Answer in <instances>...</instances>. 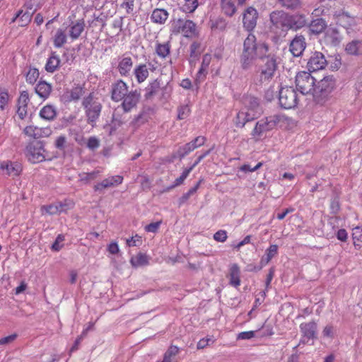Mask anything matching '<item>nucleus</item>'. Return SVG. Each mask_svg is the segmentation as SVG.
Segmentation results:
<instances>
[{
    "mask_svg": "<svg viewBox=\"0 0 362 362\" xmlns=\"http://www.w3.org/2000/svg\"><path fill=\"white\" fill-rule=\"evenodd\" d=\"M268 52V45L264 42H257L255 35L250 33L243 42V52L240 56L241 68L250 69L257 59H263Z\"/></svg>",
    "mask_w": 362,
    "mask_h": 362,
    "instance_id": "f257e3e1",
    "label": "nucleus"
},
{
    "mask_svg": "<svg viewBox=\"0 0 362 362\" xmlns=\"http://www.w3.org/2000/svg\"><path fill=\"white\" fill-rule=\"evenodd\" d=\"M87 120L92 126L96 122L101 112L102 104L93 93L85 97L82 102Z\"/></svg>",
    "mask_w": 362,
    "mask_h": 362,
    "instance_id": "f03ea898",
    "label": "nucleus"
},
{
    "mask_svg": "<svg viewBox=\"0 0 362 362\" xmlns=\"http://www.w3.org/2000/svg\"><path fill=\"white\" fill-rule=\"evenodd\" d=\"M171 34H182L186 37H192L197 35V25L190 20L174 19L170 22Z\"/></svg>",
    "mask_w": 362,
    "mask_h": 362,
    "instance_id": "7ed1b4c3",
    "label": "nucleus"
},
{
    "mask_svg": "<svg viewBox=\"0 0 362 362\" xmlns=\"http://www.w3.org/2000/svg\"><path fill=\"white\" fill-rule=\"evenodd\" d=\"M250 106H245L238 114L235 119V125L238 127H243L245 124L253 120L259 112V103L256 98H250Z\"/></svg>",
    "mask_w": 362,
    "mask_h": 362,
    "instance_id": "20e7f679",
    "label": "nucleus"
},
{
    "mask_svg": "<svg viewBox=\"0 0 362 362\" xmlns=\"http://www.w3.org/2000/svg\"><path fill=\"white\" fill-rule=\"evenodd\" d=\"M336 81L332 76H327L315 83L313 96L317 101L327 98L335 88Z\"/></svg>",
    "mask_w": 362,
    "mask_h": 362,
    "instance_id": "39448f33",
    "label": "nucleus"
},
{
    "mask_svg": "<svg viewBox=\"0 0 362 362\" xmlns=\"http://www.w3.org/2000/svg\"><path fill=\"white\" fill-rule=\"evenodd\" d=\"M281 117L278 115L269 116L258 121L252 132V136L256 139H259L262 135L273 129L280 122Z\"/></svg>",
    "mask_w": 362,
    "mask_h": 362,
    "instance_id": "423d86ee",
    "label": "nucleus"
},
{
    "mask_svg": "<svg viewBox=\"0 0 362 362\" xmlns=\"http://www.w3.org/2000/svg\"><path fill=\"white\" fill-rule=\"evenodd\" d=\"M25 155L28 161L32 163L44 161L46 159L44 144L41 141L28 144L25 150Z\"/></svg>",
    "mask_w": 362,
    "mask_h": 362,
    "instance_id": "0eeeda50",
    "label": "nucleus"
},
{
    "mask_svg": "<svg viewBox=\"0 0 362 362\" xmlns=\"http://www.w3.org/2000/svg\"><path fill=\"white\" fill-rule=\"evenodd\" d=\"M315 82V78L307 71L298 72L296 76V88L303 95H313Z\"/></svg>",
    "mask_w": 362,
    "mask_h": 362,
    "instance_id": "6e6552de",
    "label": "nucleus"
},
{
    "mask_svg": "<svg viewBox=\"0 0 362 362\" xmlns=\"http://www.w3.org/2000/svg\"><path fill=\"white\" fill-rule=\"evenodd\" d=\"M279 100L282 107L291 109L298 103L297 93L292 87L281 88L279 91Z\"/></svg>",
    "mask_w": 362,
    "mask_h": 362,
    "instance_id": "1a4fd4ad",
    "label": "nucleus"
},
{
    "mask_svg": "<svg viewBox=\"0 0 362 362\" xmlns=\"http://www.w3.org/2000/svg\"><path fill=\"white\" fill-rule=\"evenodd\" d=\"M264 58L267 59V61L262 66L259 75L262 82L270 81L277 69L276 59L274 54L267 53Z\"/></svg>",
    "mask_w": 362,
    "mask_h": 362,
    "instance_id": "9d476101",
    "label": "nucleus"
},
{
    "mask_svg": "<svg viewBox=\"0 0 362 362\" xmlns=\"http://www.w3.org/2000/svg\"><path fill=\"white\" fill-rule=\"evenodd\" d=\"M141 100V93L138 90H132L122 98L120 107L124 112H130L136 108Z\"/></svg>",
    "mask_w": 362,
    "mask_h": 362,
    "instance_id": "9b49d317",
    "label": "nucleus"
},
{
    "mask_svg": "<svg viewBox=\"0 0 362 362\" xmlns=\"http://www.w3.org/2000/svg\"><path fill=\"white\" fill-rule=\"evenodd\" d=\"M258 12L252 6L247 8L243 14V28L248 32H252L257 25Z\"/></svg>",
    "mask_w": 362,
    "mask_h": 362,
    "instance_id": "f8f14e48",
    "label": "nucleus"
},
{
    "mask_svg": "<svg viewBox=\"0 0 362 362\" xmlns=\"http://www.w3.org/2000/svg\"><path fill=\"white\" fill-rule=\"evenodd\" d=\"M129 86L123 80H117L111 86V99L119 102L129 93Z\"/></svg>",
    "mask_w": 362,
    "mask_h": 362,
    "instance_id": "ddd939ff",
    "label": "nucleus"
},
{
    "mask_svg": "<svg viewBox=\"0 0 362 362\" xmlns=\"http://www.w3.org/2000/svg\"><path fill=\"white\" fill-rule=\"evenodd\" d=\"M74 204L71 201H64V202H57L49 205H44L41 207L42 214L54 215L62 212H65L72 208Z\"/></svg>",
    "mask_w": 362,
    "mask_h": 362,
    "instance_id": "4468645a",
    "label": "nucleus"
},
{
    "mask_svg": "<svg viewBox=\"0 0 362 362\" xmlns=\"http://www.w3.org/2000/svg\"><path fill=\"white\" fill-rule=\"evenodd\" d=\"M156 67L151 62L148 64H139L135 66L133 74L139 84L144 83L149 76V71H153Z\"/></svg>",
    "mask_w": 362,
    "mask_h": 362,
    "instance_id": "2eb2a0df",
    "label": "nucleus"
},
{
    "mask_svg": "<svg viewBox=\"0 0 362 362\" xmlns=\"http://www.w3.org/2000/svg\"><path fill=\"white\" fill-rule=\"evenodd\" d=\"M317 327V323L313 321L303 322L300 325V330L302 333V339L298 346L301 343L305 344L316 337Z\"/></svg>",
    "mask_w": 362,
    "mask_h": 362,
    "instance_id": "dca6fc26",
    "label": "nucleus"
},
{
    "mask_svg": "<svg viewBox=\"0 0 362 362\" xmlns=\"http://www.w3.org/2000/svg\"><path fill=\"white\" fill-rule=\"evenodd\" d=\"M23 132L25 136L37 139L48 137L52 134V129L48 127H38L34 125H29L24 128Z\"/></svg>",
    "mask_w": 362,
    "mask_h": 362,
    "instance_id": "f3484780",
    "label": "nucleus"
},
{
    "mask_svg": "<svg viewBox=\"0 0 362 362\" xmlns=\"http://www.w3.org/2000/svg\"><path fill=\"white\" fill-rule=\"evenodd\" d=\"M327 64L323 54L320 52H315L309 59L307 66L309 71H317L325 68Z\"/></svg>",
    "mask_w": 362,
    "mask_h": 362,
    "instance_id": "a211bd4d",
    "label": "nucleus"
},
{
    "mask_svg": "<svg viewBox=\"0 0 362 362\" xmlns=\"http://www.w3.org/2000/svg\"><path fill=\"white\" fill-rule=\"evenodd\" d=\"M0 170L3 175L16 177L21 174L22 166L18 162L6 160L1 163Z\"/></svg>",
    "mask_w": 362,
    "mask_h": 362,
    "instance_id": "6ab92c4d",
    "label": "nucleus"
},
{
    "mask_svg": "<svg viewBox=\"0 0 362 362\" xmlns=\"http://www.w3.org/2000/svg\"><path fill=\"white\" fill-rule=\"evenodd\" d=\"M288 15L284 11H273L270 14L272 23L277 28H288Z\"/></svg>",
    "mask_w": 362,
    "mask_h": 362,
    "instance_id": "aec40b11",
    "label": "nucleus"
},
{
    "mask_svg": "<svg viewBox=\"0 0 362 362\" xmlns=\"http://www.w3.org/2000/svg\"><path fill=\"white\" fill-rule=\"evenodd\" d=\"M133 67V61L129 56H123L119 59L117 70L122 76H128Z\"/></svg>",
    "mask_w": 362,
    "mask_h": 362,
    "instance_id": "412c9836",
    "label": "nucleus"
},
{
    "mask_svg": "<svg viewBox=\"0 0 362 362\" xmlns=\"http://www.w3.org/2000/svg\"><path fill=\"white\" fill-rule=\"evenodd\" d=\"M307 24L306 17L303 14H295L288 16V28L293 30H298Z\"/></svg>",
    "mask_w": 362,
    "mask_h": 362,
    "instance_id": "4be33fe9",
    "label": "nucleus"
},
{
    "mask_svg": "<svg viewBox=\"0 0 362 362\" xmlns=\"http://www.w3.org/2000/svg\"><path fill=\"white\" fill-rule=\"evenodd\" d=\"M305 48V37L296 36L291 42L290 51L295 57L300 56Z\"/></svg>",
    "mask_w": 362,
    "mask_h": 362,
    "instance_id": "5701e85b",
    "label": "nucleus"
},
{
    "mask_svg": "<svg viewBox=\"0 0 362 362\" xmlns=\"http://www.w3.org/2000/svg\"><path fill=\"white\" fill-rule=\"evenodd\" d=\"M325 40L327 43L337 45L341 42V37L336 28L328 27L325 30Z\"/></svg>",
    "mask_w": 362,
    "mask_h": 362,
    "instance_id": "b1692460",
    "label": "nucleus"
},
{
    "mask_svg": "<svg viewBox=\"0 0 362 362\" xmlns=\"http://www.w3.org/2000/svg\"><path fill=\"white\" fill-rule=\"evenodd\" d=\"M85 28V23L83 20H79L72 23L69 25V35L72 40L78 39Z\"/></svg>",
    "mask_w": 362,
    "mask_h": 362,
    "instance_id": "393cba45",
    "label": "nucleus"
},
{
    "mask_svg": "<svg viewBox=\"0 0 362 362\" xmlns=\"http://www.w3.org/2000/svg\"><path fill=\"white\" fill-rule=\"evenodd\" d=\"M335 16L337 23L346 29L351 28L356 24V19L347 13H342Z\"/></svg>",
    "mask_w": 362,
    "mask_h": 362,
    "instance_id": "a878e982",
    "label": "nucleus"
},
{
    "mask_svg": "<svg viewBox=\"0 0 362 362\" xmlns=\"http://www.w3.org/2000/svg\"><path fill=\"white\" fill-rule=\"evenodd\" d=\"M345 51L350 55H361L362 54V41L354 40L346 45Z\"/></svg>",
    "mask_w": 362,
    "mask_h": 362,
    "instance_id": "bb28decb",
    "label": "nucleus"
},
{
    "mask_svg": "<svg viewBox=\"0 0 362 362\" xmlns=\"http://www.w3.org/2000/svg\"><path fill=\"white\" fill-rule=\"evenodd\" d=\"M60 63L61 60L59 55L55 52H52L47 59L45 70L47 72L53 73L59 67Z\"/></svg>",
    "mask_w": 362,
    "mask_h": 362,
    "instance_id": "cd10ccee",
    "label": "nucleus"
},
{
    "mask_svg": "<svg viewBox=\"0 0 362 362\" xmlns=\"http://www.w3.org/2000/svg\"><path fill=\"white\" fill-rule=\"evenodd\" d=\"M84 93L83 88L76 86L71 90L66 91L63 98L66 102H71L78 100Z\"/></svg>",
    "mask_w": 362,
    "mask_h": 362,
    "instance_id": "c85d7f7f",
    "label": "nucleus"
},
{
    "mask_svg": "<svg viewBox=\"0 0 362 362\" xmlns=\"http://www.w3.org/2000/svg\"><path fill=\"white\" fill-rule=\"evenodd\" d=\"M326 22L322 18H317L311 21L309 30L315 35H318L327 29Z\"/></svg>",
    "mask_w": 362,
    "mask_h": 362,
    "instance_id": "c756f323",
    "label": "nucleus"
},
{
    "mask_svg": "<svg viewBox=\"0 0 362 362\" xmlns=\"http://www.w3.org/2000/svg\"><path fill=\"white\" fill-rule=\"evenodd\" d=\"M36 93L42 98H47L52 91V86L44 81H40L38 82L35 87Z\"/></svg>",
    "mask_w": 362,
    "mask_h": 362,
    "instance_id": "7c9ffc66",
    "label": "nucleus"
},
{
    "mask_svg": "<svg viewBox=\"0 0 362 362\" xmlns=\"http://www.w3.org/2000/svg\"><path fill=\"white\" fill-rule=\"evenodd\" d=\"M168 13L166 10L163 8H156L152 12L151 18V21L158 24H163L168 18Z\"/></svg>",
    "mask_w": 362,
    "mask_h": 362,
    "instance_id": "2f4dec72",
    "label": "nucleus"
},
{
    "mask_svg": "<svg viewBox=\"0 0 362 362\" xmlns=\"http://www.w3.org/2000/svg\"><path fill=\"white\" fill-rule=\"evenodd\" d=\"M199 0H180V9L186 13H193L199 5Z\"/></svg>",
    "mask_w": 362,
    "mask_h": 362,
    "instance_id": "473e14b6",
    "label": "nucleus"
},
{
    "mask_svg": "<svg viewBox=\"0 0 362 362\" xmlns=\"http://www.w3.org/2000/svg\"><path fill=\"white\" fill-rule=\"evenodd\" d=\"M240 268L236 264H233L230 267L229 276L230 284L234 287H238L240 284Z\"/></svg>",
    "mask_w": 362,
    "mask_h": 362,
    "instance_id": "72a5a7b5",
    "label": "nucleus"
},
{
    "mask_svg": "<svg viewBox=\"0 0 362 362\" xmlns=\"http://www.w3.org/2000/svg\"><path fill=\"white\" fill-rule=\"evenodd\" d=\"M221 6L223 13L229 17L233 16L236 13V6L233 0H221Z\"/></svg>",
    "mask_w": 362,
    "mask_h": 362,
    "instance_id": "f704fd0d",
    "label": "nucleus"
},
{
    "mask_svg": "<svg viewBox=\"0 0 362 362\" xmlns=\"http://www.w3.org/2000/svg\"><path fill=\"white\" fill-rule=\"evenodd\" d=\"M130 263L134 267L146 266L149 263V257L146 254L139 253L131 258Z\"/></svg>",
    "mask_w": 362,
    "mask_h": 362,
    "instance_id": "c9c22d12",
    "label": "nucleus"
},
{
    "mask_svg": "<svg viewBox=\"0 0 362 362\" xmlns=\"http://www.w3.org/2000/svg\"><path fill=\"white\" fill-rule=\"evenodd\" d=\"M66 40L67 36L65 30L62 28L57 30L53 37L54 46L60 48L66 42Z\"/></svg>",
    "mask_w": 362,
    "mask_h": 362,
    "instance_id": "e433bc0d",
    "label": "nucleus"
},
{
    "mask_svg": "<svg viewBox=\"0 0 362 362\" xmlns=\"http://www.w3.org/2000/svg\"><path fill=\"white\" fill-rule=\"evenodd\" d=\"M56 115L57 110L55 107L50 105H45L40 112V116L46 120H53Z\"/></svg>",
    "mask_w": 362,
    "mask_h": 362,
    "instance_id": "4c0bfd02",
    "label": "nucleus"
},
{
    "mask_svg": "<svg viewBox=\"0 0 362 362\" xmlns=\"http://www.w3.org/2000/svg\"><path fill=\"white\" fill-rule=\"evenodd\" d=\"M18 19L20 26H25L31 21V14L29 12H25L20 10L17 12L15 17L12 19V22H15Z\"/></svg>",
    "mask_w": 362,
    "mask_h": 362,
    "instance_id": "58836bf2",
    "label": "nucleus"
},
{
    "mask_svg": "<svg viewBox=\"0 0 362 362\" xmlns=\"http://www.w3.org/2000/svg\"><path fill=\"white\" fill-rule=\"evenodd\" d=\"M160 82L158 80H154L149 83L145 88V98L146 99L151 98L159 90Z\"/></svg>",
    "mask_w": 362,
    "mask_h": 362,
    "instance_id": "ea45409f",
    "label": "nucleus"
},
{
    "mask_svg": "<svg viewBox=\"0 0 362 362\" xmlns=\"http://www.w3.org/2000/svg\"><path fill=\"white\" fill-rule=\"evenodd\" d=\"M170 51V45L169 42L163 44L158 43L156 47V52L161 58H165L169 55Z\"/></svg>",
    "mask_w": 362,
    "mask_h": 362,
    "instance_id": "a19ab883",
    "label": "nucleus"
},
{
    "mask_svg": "<svg viewBox=\"0 0 362 362\" xmlns=\"http://www.w3.org/2000/svg\"><path fill=\"white\" fill-rule=\"evenodd\" d=\"M352 237L355 247L362 246V228L356 226L353 229Z\"/></svg>",
    "mask_w": 362,
    "mask_h": 362,
    "instance_id": "79ce46f5",
    "label": "nucleus"
},
{
    "mask_svg": "<svg viewBox=\"0 0 362 362\" xmlns=\"http://www.w3.org/2000/svg\"><path fill=\"white\" fill-rule=\"evenodd\" d=\"M192 170V168H189L185 169L184 171L182 172V173L181 174V175L175 180L173 185L168 187L167 190L172 189L174 187L182 185L184 182V181L185 180V179L188 177L189 174L190 173V172Z\"/></svg>",
    "mask_w": 362,
    "mask_h": 362,
    "instance_id": "37998d69",
    "label": "nucleus"
},
{
    "mask_svg": "<svg viewBox=\"0 0 362 362\" xmlns=\"http://www.w3.org/2000/svg\"><path fill=\"white\" fill-rule=\"evenodd\" d=\"M54 146L59 151L64 153L66 147L68 146L66 137L64 135L57 137L54 141Z\"/></svg>",
    "mask_w": 362,
    "mask_h": 362,
    "instance_id": "c03bdc74",
    "label": "nucleus"
},
{
    "mask_svg": "<svg viewBox=\"0 0 362 362\" xmlns=\"http://www.w3.org/2000/svg\"><path fill=\"white\" fill-rule=\"evenodd\" d=\"M193 144L190 142L186 144L185 145L181 146L177 150V156L180 158H184L185 156L189 154L190 152L193 151L195 149V146H193Z\"/></svg>",
    "mask_w": 362,
    "mask_h": 362,
    "instance_id": "a18cd8bd",
    "label": "nucleus"
},
{
    "mask_svg": "<svg viewBox=\"0 0 362 362\" xmlns=\"http://www.w3.org/2000/svg\"><path fill=\"white\" fill-rule=\"evenodd\" d=\"M39 75L38 69L35 68H30L26 74V81L30 84H34L37 81Z\"/></svg>",
    "mask_w": 362,
    "mask_h": 362,
    "instance_id": "49530a36",
    "label": "nucleus"
},
{
    "mask_svg": "<svg viewBox=\"0 0 362 362\" xmlns=\"http://www.w3.org/2000/svg\"><path fill=\"white\" fill-rule=\"evenodd\" d=\"M10 100L8 92L2 88H0V109L1 110H6Z\"/></svg>",
    "mask_w": 362,
    "mask_h": 362,
    "instance_id": "de8ad7c7",
    "label": "nucleus"
},
{
    "mask_svg": "<svg viewBox=\"0 0 362 362\" xmlns=\"http://www.w3.org/2000/svg\"><path fill=\"white\" fill-rule=\"evenodd\" d=\"M279 3L283 7L288 9H296L300 7V0H279Z\"/></svg>",
    "mask_w": 362,
    "mask_h": 362,
    "instance_id": "09e8293b",
    "label": "nucleus"
},
{
    "mask_svg": "<svg viewBox=\"0 0 362 362\" xmlns=\"http://www.w3.org/2000/svg\"><path fill=\"white\" fill-rule=\"evenodd\" d=\"M177 118L179 119H186L190 113V108L188 105H182L178 108Z\"/></svg>",
    "mask_w": 362,
    "mask_h": 362,
    "instance_id": "8fccbe9b",
    "label": "nucleus"
},
{
    "mask_svg": "<svg viewBox=\"0 0 362 362\" xmlns=\"http://www.w3.org/2000/svg\"><path fill=\"white\" fill-rule=\"evenodd\" d=\"M142 243L141 237L139 235H135L131 238L127 240V245L129 247H137L140 246Z\"/></svg>",
    "mask_w": 362,
    "mask_h": 362,
    "instance_id": "3c124183",
    "label": "nucleus"
},
{
    "mask_svg": "<svg viewBox=\"0 0 362 362\" xmlns=\"http://www.w3.org/2000/svg\"><path fill=\"white\" fill-rule=\"evenodd\" d=\"M134 1L135 0H124L121 4V7L125 9L127 13H132L134 9Z\"/></svg>",
    "mask_w": 362,
    "mask_h": 362,
    "instance_id": "603ef678",
    "label": "nucleus"
},
{
    "mask_svg": "<svg viewBox=\"0 0 362 362\" xmlns=\"http://www.w3.org/2000/svg\"><path fill=\"white\" fill-rule=\"evenodd\" d=\"M256 331H246L240 332L237 335L238 340H248L255 337Z\"/></svg>",
    "mask_w": 362,
    "mask_h": 362,
    "instance_id": "864d4df0",
    "label": "nucleus"
},
{
    "mask_svg": "<svg viewBox=\"0 0 362 362\" xmlns=\"http://www.w3.org/2000/svg\"><path fill=\"white\" fill-rule=\"evenodd\" d=\"M278 253V246L276 245H271L265 251L267 259H272Z\"/></svg>",
    "mask_w": 362,
    "mask_h": 362,
    "instance_id": "5fc2aeb1",
    "label": "nucleus"
},
{
    "mask_svg": "<svg viewBox=\"0 0 362 362\" xmlns=\"http://www.w3.org/2000/svg\"><path fill=\"white\" fill-rule=\"evenodd\" d=\"M161 223H162L161 221H159L151 223L148 225H146L145 226V230L148 233H155L158 230V229L161 225Z\"/></svg>",
    "mask_w": 362,
    "mask_h": 362,
    "instance_id": "6e6d98bb",
    "label": "nucleus"
},
{
    "mask_svg": "<svg viewBox=\"0 0 362 362\" xmlns=\"http://www.w3.org/2000/svg\"><path fill=\"white\" fill-rule=\"evenodd\" d=\"M227 233L224 230H220L214 235V240L220 243H224L227 240Z\"/></svg>",
    "mask_w": 362,
    "mask_h": 362,
    "instance_id": "4d7b16f0",
    "label": "nucleus"
},
{
    "mask_svg": "<svg viewBox=\"0 0 362 362\" xmlns=\"http://www.w3.org/2000/svg\"><path fill=\"white\" fill-rule=\"evenodd\" d=\"M262 165L263 163L262 162H259L255 167L252 168L248 164H244L240 167V170L245 173L254 172L259 169L262 166Z\"/></svg>",
    "mask_w": 362,
    "mask_h": 362,
    "instance_id": "13d9d810",
    "label": "nucleus"
},
{
    "mask_svg": "<svg viewBox=\"0 0 362 362\" xmlns=\"http://www.w3.org/2000/svg\"><path fill=\"white\" fill-rule=\"evenodd\" d=\"M28 102H29V95H28V92L23 91L21 93V95L18 98V106L27 107Z\"/></svg>",
    "mask_w": 362,
    "mask_h": 362,
    "instance_id": "bf43d9fd",
    "label": "nucleus"
},
{
    "mask_svg": "<svg viewBox=\"0 0 362 362\" xmlns=\"http://www.w3.org/2000/svg\"><path fill=\"white\" fill-rule=\"evenodd\" d=\"M211 343H214V340L211 337L201 339L197 345L198 349H202L209 346Z\"/></svg>",
    "mask_w": 362,
    "mask_h": 362,
    "instance_id": "052dcab7",
    "label": "nucleus"
},
{
    "mask_svg": "<svg viewBox=\"0 0 362 362\" xmlns=\"http://www.w3.org/2000/svg\"><path fill=\"white\" fill-rule=\"evenodd\" d=\"M113 187L112 182H109L107 179H104L101 182L95 185L94 189L95 191H100L105 188Z\"/></svg>",
    "mask_w": 362,
    "mask_h": 362,
    "instance_id": "680f3d73",
    "label": "nucleus"
},
{
    "mask_svg": "<svg viewBox=\"0 0 362 362\" xmlns=\"http://www.w3.org/2000/svg\"><path fill=\"white\" fill-rule=\"evenodd\" d=\"M64 236L62 235H59L56 238L54 243L52 244V249L55 251H59L62 247L61 243L64 241Z\"/></svg>",
    "mask_w": 362,
    "mask_h": 362,
    "instance_id": "e2e57ef3",
    "label": "nucleus"
},
{
    "mask_svg": "<svg viewBox=\"0 0 362 362\" xmlns=\"http://www.w3.org/2000/svg\"><path fill=\"white\" fill-rule=\"evenodd\" d=\"M209 63H210V57L208 55H204L203 57L202 66H201L198 74L201 75L203 72L206 71Z\"/></svg>",
    "mask_w": 362,
    "mask_h": 362,
    "instance_id": "0e129e2a",
    "label": "nucleus"
},
{
    "mask_svg": "<svg viewBox=\"0 0 362 362\" xmlns=\"http://www.w3.org/2000/svg\"><path fill=\"white\" fill-rule=\"evenodd\" d=\"M107 250L112 255H116L119 252V247L117 242L110 243L107 245Z\"/></svg>",
    "mask_w": 362,
    "mask_h": 362,
    "instance_id": "69168bd1",
    "label": "nucleus"
},
{
    "mask_svg": "<svg viewBox=\"0 0 362 362\" xmlns=\"http://www.w3.org/2000/svg\"><path fill=\"white\" fill-rule=\"evenodd\" d=\"M17 338L16 334H13L9 336L2 337L0 339V345H6L13 342Z\"/></svg>",
    "mask_w": 362,
    "mask_h": 362,
    "instance_id": "338daca9",
    "label": "nucleus"
},
{
    "mask_svg": "<svg viewBox=\"0 0 362 362\" xmlns=\"http://www.w3.org/2000/svg\"><path fill=\"white\" fill-rule=\"evenodd\" d=\"M322 335L324 337L333 338L334 337V328L331 325H327L323 331Z\"/></svg>",
    "mask_w": 362,
    "mask_h": 362,
    "instance_id": "774afa93",
    "label": "nucleus"
}]
</instances>
